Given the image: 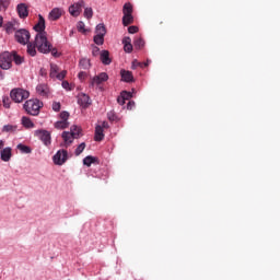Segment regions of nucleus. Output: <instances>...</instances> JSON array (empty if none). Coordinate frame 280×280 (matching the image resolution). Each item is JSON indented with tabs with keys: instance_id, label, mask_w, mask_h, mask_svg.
Instances as JSON below:
<instances>
[{
	"instance_id": "f257e3e1",
	"label": "nucleus",
	"mask_w": 280,
	"mask_h": 280,
	"mask_svg": "<svg viewBox=\"0 0 280 280\" xmlns=\"http://www.w3.org/2000/svg\"><path fill=\"white\" fill-rule=\"evenodd\" d=\"M35 32H37L35 36V45L37 47V51L40 54H47L51 50V44L47 40V32H45V18L43 15H38V22L34 26Z\"/></svg>"
},
{
	"instance_id": "f03ea898",
	"label": "nucleus",
	"mask_w": 280,
	"mask_h": 280,
	"mask_svg": "<svg viewBox=\"0 0 280 280\" xmlns=\"http://www.w3.org/2000/svg\"><path fill=\"white\" fill-rule=\"evenodd\" d=\"M23 107L27 115H33V117H36V115H39L40 108H43V102H39L36 98L28 100L24 103Z\"/></svg>"
},
{
	"instance_id": "7ed1b4c3",
	"label": "nucleus",
	"mask_w": 280,
	"mask_h": 280,
	"mask_svg": "<svg viewBox=\"0 0 280 280\" xmlns=\"http://www.w3.org/2000/svg\"><path fill=\"white\" fill-rule=\"evenodd\" d=\"M10 97L13 102L16 104H21L24 100H27L30 97V92L26 90H23L21 88H15L11 90Z\"/></svg>"
},
{
	"instance_id": "20e7f679",
	"label": "nucleus",
	"mask_w": 280,
	"mask_h": 280,
	"mask_svg": "<svg viewBox=\"0 0 280 280\" xmlns=\"http://www.w3.org/2000/svg\"><path fill=\"white\" fill-rule=\"evenodd\" d=\"M13 57L12 52L4 51L0 55V68L8 71V69H12Z\"/></svg>"
},
{
	"instance_id": "39448f33",
	"label": "nucleus",
	"mask_w": 280,
	"mask_h": 280,
	"mask_svg": "<svg viewBox=\"0 0 280 280\" xmlns=\"http://www.w3.org/2000/svg\"><path fill=\"white\" fill-rule=\"evenodd\" d=\"M30 31L25 28L15 32V40H18L20 45H27V43H30Z\"/></svg>"
},
{
	"instance_id": "423d86ee",
	"label": "nucleus",
	"mask_w": 280,
	"mask_h": 280,
	"mask_svg": "<svg viewBox=\"0 0 280 280\" xmlns=\"http://www.w3.org/2000/svg\"><path fill=\"white\" fill-rule=\"evenodd\" d=\"M50 78H56L57 80H65L67 78V70L60 72V68L56 63H50Z\"/></svg>"
},
{
	"instance_id": "0eeeda50",
	"label": "nucleus",
	"mask_w": 280,
	"mask_h": 280,
	"mask_svg": "<svg viewBox=\"0 0 280 280\" xmlns=\"http://www.w3.org/2000/svg\"><path fill=\"white\" fill-rule=\"evenodd\" d=\"M67 159H69V153L65 149L59 150L52 156V161H54L55 165H65V163H67Z\"/></svg>"
},
{
	"instance_id": "6e6552de",
	"label": "nucleus",
	"mask_w": 280,
	"mask_h": 280,
	"mask_svg": "<svg viewBox=\"0 0 280 280\" xmlns=\"http://www.w3.org/2000/svg\"><path fill=\"white\" fill-rule=\"evenodd\" d=\"M36 136L40 141H43L44 145H51V133L47 130H37L35 131Z\"/></svg>"
},
{
	"instance_id": "1a4fd4ad",
	"label": "nucleus",
	"mask_w": 280,
	"mask_h": 280,
	"mask_svg": "<svg viewBox=\"0 0 280 280\" xmlns=\"http://www.w3.org/2000/svg\"><path fill=\"white\" fill-rule=\"evenodd\" d=\"M82 8H84V1L83 0L72 4L69 8V12H70L71 16H80V13L82 12Z\"/></svg>"
},
{
	"instance_id": "9d476101",
	"label": "nucleus",
	"mask_w": 280,
	"mask_h": 280,
	"mask_svg": "<svg viewBox=\"0 0 280 280\" xmlns=\"http://www.w3.org/2000/svg\"><path fill=\"white\" fill-rule=\"evenodd\" d=\"M16 12H18L20 19H27V16H30V10L27 9L26 3L18 4Z\"/></svg>"
},
{
	"instance_id": "9b49d317",
	"label": "nucleus",
	"mask_w": 280,
	"mask_h": 280,
	"mask_svg": "<svg viewBox=\"0 0 280 280\" xmlns=\"http://www.w3.org/2000/svg\"><path fill=\"white\" fill-rule=\"evenodd\" d=\"M65 11L60 8H54L49 14H48V19L49 21H58V19H60V16H62V13Z\"/></svg>"
},
{
	"instance_id": "f8f14e48",
	"label": "nucleus",
	"mask_w": 280,
	"mask_h": 280,
	"mask_svg": "<svg viewBox=\"0 0 280 280\" xmlns=\"http://www.w3.org/2000/svg\"><path fill=\"white\" fill-rule=\"evenodd\" d=\"M36 92L40 97H47L49 95V86L47 84H38Z\"/></svg>"
},
{
	"instance_id": "ddd939ff",
	"label": "nucleus",
	"mask_w": 280,
	"mask_h": 280,
	"mask_svg": "<svg viewBox=\"0 0 280 280\" xmlns=\"http://www.w3.org/2000/svg\"><path fill=\"white\" fill-rule=\"evenodd\" d=\"M78 103L80 106H82V108H89V106H91V97H89L86 94H81L79 96Z\"/></svg>"
},
{
	"instance_id": "4468645a",
	"label": "nucleus",
	"mask_w": 280,
	"mask_h": 280,
	"mask_svg": "<svg viewBox=\"0 0 280 280\" xmlns=\"http://www.w3.org/2000/svg\"><path fill=\"white\" fill-rule=\"evenodd\" d=\"M61 137L66 143V148H69V145L73 143L74 139H78L73 136V133H70L69 131H63Z\"/></svg>"
},
{
	"instance_id": "2eb2a0df",
	"label": "nucleus",
	"mask_w": 280,
	"mask_h": 280,
	"mask_svg": "<svg viewBox=\"0 0 280 280\" xmlns=\"http://www.w3.org/2000/svg\"><path fill=\"white\" fill-rule=\"evenodd\" d=\"M0 158H1V161H4V163H8V161H10V159H12V149L9 147L4 148L0 152Z\"/></svg>"
},
{
	"instance_id": "dca6fc26",
	"label": "nucleus",
	"mask_w": 280,
	"mask_h": 280,
	"mask_svg": "<svg viewBox=\"0 0 280 280\" xmlns=\"http://www.w3.org/2000/svg\"><path fill=\"white\" fill-rule=\"evenodd\" d=\"M120 75L122 82H135V77L132 75V72L128 70H120Z\"/></svg>"
},
{
	"instance_id": "f3484780",
	"label": "nucleus",
	"mask_w": 280,
	"mask_h": 280,
	"mask_svg": "<svg viewBox=\"0 0 280 280\" xmlns=\"http://www.w3.org/2000/svg\"><path fill=\"white\" fill-rule=\"evenodd\" d=\"M95 141H104V127L97 125L95 127V136H94Z\"/></svg>"
},
{
	"instance_id": "a211bd4d",
	"label": "nucleus",
	"mask_w": 280,
	"mask_h": 280,
	"mask_svg": "<svg viewBox=\"0 0 280 280\" xmlns=\"http://www.w3.org/2000/svg\"><path fill=\"white\" fill-rule=\"evenodd\" d=\"M93 163L100 164V160H97V158H95L93 155H88L83 159V165H86V167H91V165H93Z\"/></svg>"
},
{
	"instance_id": "6ab92c4d",
	"label": "nucleus",
	"mask_w": 280,
	"mask_h": 280,
	"mask_svg": "<svg viewBox=\"0 0 280 280\" xmlns=\"http://www.w3.org/2000/svg\"><path fill=\"white\" fill-rule=\"evenodd\" d=\"M101 61L103 62V65H110V52H108V50H103L101 52Z\"/></svg>"
},
{
	"instance_id": "aec40b11",
	"label": "nucleus",
	"mask_w": 280,
	"mask_h": 280,
	"mask_svg": "<svg viewBox=\"0 0 280 280\" xmlns=\"http://www.w3.org/2000/svg\"><path fill=\"white\" fill-rule=\"evenodd\" d=\"M80 69H83V71H86V69H91V60L88 58H83L79 61Z\"/></svg>"
},
{
	"instance_id": "412c9836",
	"label": "nucleus",
	"mask_w": 280,
	"mask_h": 280,
	"mask_svg": "<svg viewBox=\"0 0 280 280\" xmlns=\"http://www.w3.org/2000/svg\"><path fill=\"white\" fill-rule=\"evenodd\" d=\"M133 22H135V18L132 16V14H124L122 25H125V27H128V25H131V23Z\"/></svg>"
},
{
	"instance_id": "4be33fe9",
	"label": "nucleus",
	"mask_w": 280,
	"mask_h": 280,
	"mask_svg": "<svg viewBox=\"0 0 280 280\" xmlns=\"http://www.w3.org/2000/svg\"><path fill=\"white\" fill-rule=\"evenodd\" d=\"M36 49H38V46H36V42L34 44L28 43L27 44V54L28 56H36Z\"/></svg>"
},
{
	"instance_id": "5701e85b",
	"label": "nucleus",
	"mask_w": 280,
	"mask_h": 280,
	"mask_svg": "<svg viewBox=\"0 0 280 280\" xmlns=\"http://www.w3.org/2000/svg\"><path fill=\"white\" fill-rule=\"evenodd\" d=\"M95 34L98 36H106V26L101 23L95 28Z\"/></svg>"
},
{
	"instance_id": "b1692460",
	"label": "nucleus",
	"mask_w": 280,
	"mask_h": 280,
	"mask_svg": "<svg viewBox=\"0 0 280 280\" xmlns=\"http://www.w3.org/2000/svg\"><path fill=\"white\" fill-rule=\"evenodd\" d=\"M55 128L58 130H65V128H69V122L66 120H59L55 124Z\"/></svg>"
},
{
	"instance_id": "393cba45",
	"label": "nucleus",
	"mask_w": 280,
	"mask_h": 280,
	"mask_svg": "<svg viewBox=\"0 0 280 280\" xmlns=\"http://www.w3.org/2000/svg\"><path fill=\"white\" fill-rule=\"evenodd\" d=\"M133 45L136 47V49H143V47L145 46V40H143V38L138 37L135 42Z\"/></svg>"
},
{
	"instance_id": "a878e982",
	"label": "nucleus",
	"mask_w": 280,
	"mask_h": 280,
	"mask_svg": "<svg viewBox=\"0 0 280 280\" xmlns=\"http://www.w3.org/2000/svg\"><path fill=\"white\" fill-rule=\"evenodd\" d=\"M80 132H82V129L75 125L70 128V135L74 136L77 139L80 137Z\"/></svg>"
},
{
	"instance_id": "bb28decb",
	"label": "nucleus",
	"mask_w": 280,
	"mask_h": 280,
	"mask_svg": "<svg viewBox=\"0 0 280 280\" xmlns=\"http://www.w3.org/2000/svg\"><path fill=\"white\" fill-rule=\"evenodd\" d=\"M18 150H20L22 154H32V149L21 143L18 144Z\"/></svg>"
},
{
	"instance_id": "cd10ccee",
	"label": "nucleus",
	"mask_w": 280,
	"mask_h": 280,
	"mask_svg": "<svg viewBox=\"0 0 280 280\" xmlns=\"http://www.w3.org/2000/svg\"><path fill=\"white\" fill-rule=\"evenodd\" d=\"M22 124L24 128H34V122L28 117H22Z\"/></svg>"
},
{
	"instance_id": "c85d7f7f",
	"label": "nucleus",
	"mask_w": 280,
	"mask_h": 280,
	"mask_svg": "<svg viewBox=\"0 0 280 280\" xmlns=\"http://www.w3.org/2000/svg\"><path fill=\"white\" fill-rule=\"evenodd\" d=\"M122 14H132V4L130 2L124 4Z\"/></svg>"
},
{
	"instance_id": "c756f323",
	"label": "nucleus",
	"mask_w": 280,
	"mask_h": 280,
	"mask_svg": "<svg viewBox=\"0 0 280 280\" xmlns=\"http://www.w3.org/2000/svg\"><path fill=\"white\" fill-rule=\"evenodd\" d=\"M11 54L15 65H23V57L19 56L16 51H12Z\"/></svg>"
},
{
	"instance_id": "7c9ffc66",
	"label": "nucleus",
	"mask_w": 280,
	"mask_h": 280,
	"mask_svg": "<svg viewBox=\"0 0 280 280\" xmlns=\"http://www.w3.org/2000/svg\"><path fill=\"white\" fill-rule=\"evenodd\" d=\"M10 8V0H0V10L5 12Z\"/></svg>"
},
{
	"instance_id": "2f4dec72",
	"label": "nucleus",
	"mask_w": 280,
	"mask_h": 280,
	"mask_svg": "<svg viewBox=\"0 0 280 280\" xmlns=\"http://www.w3.org/2000/svg\"><path fill=\"white\" fill-rule=\"evenodd\" d=\"M86 148V143L82 142L77 149H75V156H80L82 152H84Z\"/></svg>"
},
{
	"instance_id": "473e14b6",
	"label": "nucleus",
	"mask_w": 280,
	"mask_h": 280,
	"mask_svg": "<svg viewBox=\"0 0 280 280\" xmlns=\"http://www.w3.org/2000/svg\"><path fill=\"white\" fill-rule=\"evenodd\" d=\"M77 28H78V32H80L81 34H86V28H85L84 22H82V21L78 22Z\"/></svg>"
},
{
	"instance_id": "72a5a7b5",
	"label": "nucleus",
	"mask_w": 280,
	"mask_h": 280,
	"mask_svg": "<svg viewBox=\"0 0 280 280\" xmlns=\"http://www.w3.org/2000/svg\"><path fill=\"white\" fill-rule=\"evenodd\" d=\"M16 130V126L13 125H4L2 128V132H14Z\"/></svg>"
},
{
	"instance_id": "f704fd0d",
	"label": "nucleus",
	"mask_w": 280,
	"mask_h": 280,
	"mask_svg": "<svg viewBox=\"0 0 280 280\" xmlns=\"http://www.w3.org/2000/svg\"><path fill=\"white\" fill-rule=\"evenodd\" d=\"M95 45H104V36L103 35H95L94 36Z\"/></svg>"
},
{
	"instance_id": "c9c22d12",
	"label": "nucleus",
	"mask_w": 280,
	"mask_h": 280,
	"mask_svg": "<svg viewBox=\"0 0 280 280\" xmlns=\"http://www.w3.org/2000/svg\"><path fill=\"white\" fill-rule=\"evenodd\" d=\"M84 16H85V19H93V9L92 8H85L84 9Z\"/></svg>"
},
{
	"instance_id": "e433bc0d",
	"label": "nucleus",
	"mask_w": 280,
	"mask_h": 280,
	"mask_svg": "<svg viewBox=\"0 0 280 280\" xmlns=\"http://www.w3.org/2000/svg\"><path fill=\"white\" fill-rule=\"evenodd\" d=\"M120 96H122L125 98V101L131 100L132 98V93L128 92V91H122L120 93Z\"/></svg>"
},
{
	"instance_id": "4c0bfd02",
	"label": "nucleus",
	"mask_w": 280,
	"mask_h": 280,
	"mask_svg": "<svg viewBox=\"0 0 280 280\" xmlns=\"http://www.w3.org/2000/svg\"><path fill=\"white\" fill-rule=\"evenodd\" d=\"M2 104H3L4 108H10V104H11L10 97L3 96Z\"/></svg>"
},
{
	"instance_id": "58836bf2",
	"label": "nucleus",
	"mask_w": 280,
	"mask_h": 280,
	"mask_svg": "<svg viewBox=\"0 0 280 280\" xmlns=\"http://www.w3.org/2000/svg\"><path fill=\"white\" fill-rule=\"evenodd\" d=\"M95 84H102V80L100 79L98 75H95L92 81H91V85L95 86Z\"/></svg>"
},
{
	"instance_id": "ea45409f",
	"label": "nucleus",
	"mask_w": 280,
	"mask_h": 280,
	"mask_svg": "<svg viewBox=\"0 0 280 280\" xmlns=\"http://www.w3.org/2000/svg\"><path fill=\"white\" fill-rule=\"evenodd\" d=\"M60 108H61L60 102L52 103V110H55V113H60Z\"/></svg>"
},
{
	"instance_id": "a19ab883",
	"label": "nucleus",
	"mask_w": 280,
	"mask_h": 280,
	"mask_svg": "<svg viewBox=\"0 0 280 280\" xmlns=\"http://www.w3.org/2000/svg\"><path fill=\"white\" fill-rule=\"evenodd\" d=\"M97 77L101 80V82H106L108 80V74L106 72H102Z\"/></svg>"
},
{
	"instance_id": "79ce46f5",
	"label": "nucleus",
	"mask_w": 280,
	"mask_h": 280,
	"mask_svg": "<svg viewBox=\"0 0 280 280\" xmlns=\"http://www.w3.org/2000/svg\"><path fill=\"white\" fill-rule=\"evenodd\" d=\"M124 50L126 51V54H132V44L124 45Z\"/></svg>"
},
{
	"instance_id": "37998d69",
	"label": "nucleus",
	"mask_w": 280,
	"mask_h": 280,
	"mask_svg": "<svg viewBox=\"0 0 280 280\" xmlns=\"http://www.w3.org/2000/svg\"><path fill=\"white\" fill-rule=\"evenodd\" d=\"M60 119L61 121H67V119H69V112H61Z\"/></svg>"
},
{
	"instance_id": "c03bdc74",
	"label": "nucleus",
	"mask_w": 280,
	"mask_h": 280,
	"mask_svg": "<svg viewBox=\"0 0 280 280\" xmlns=\"http://www.w3.org/2000/svg\"><path fill=\"white\" fill-rule=\"evenodd\" d=\"M128 32H129V34H137V32H139V27H137V26H129L128 27Z\"/></svg>"
},
{
	"instance_id": "a18cd8bd",
	"label": "nucleus",
	"mask_w": 280,
	"mask_h": 280,
	"mask_svg": "<svg viewBox=\"0 0 280 280\" xmlns=\"http://www.w3.org/2000/svg\"><path fill=\"white\" fill-rule=\"evenodd\" d=\"M49 52H51V56H54L55 58H58V56H60L56 48H51V44H50V50L48 51V54Z\"/></svg>"
},
{
	"instance_id": "49530a36",
	"label": "nucleus",
	"mask_w": 280,
	"mask_h": 280,
	"mask_svg": "<svg viewBox=\"0 0 280 280\" xmlns=\"http://www.w3.org/2000/svg\"><path fill=\"white\" fill-rule=\"evenodd\" d=\"M117 103L120 105V106H124V104H126V98H124L121 96V94L117 97Z\"/></svg>"
},
{
	"instance_id": "de8ad7c7",
	"label": "nucleus",
	"mask_w": 280,
	"mask_h": 280,
	"mask_svg": "<svg viewBox=\"0 0 280 280\" xmlns=\"http://www.w3.org/2000/svg\"><path fill=\"white\" fill-rule=\"evenodd\" d=\"M122 45H132V39L130 37H125L122 39Z\"/></svg>"
},
{
	"instance_id": "09e8293b",
	"label": "nucleus",
	"mask_w": 280,
	"mask_h": 280,
	"mask_svg": "<svg viewBox=\"0 0 280 280\" xmlns=\"http://www.w3.org/2000/svg\"><path fill=\"white\" fill-rule=\"evenodd\" d=\"M78 78L79 80H86V72L85 71L79 72Z\"/></svg>"
},
{
	"instance_id": "8fccbe9b",
	"label": "nucleus",
	"mask_w": 280,
	"mask_h": 280,
	"mask_svg": "<svg viewBox=\"0 0 280 280\" xmlns=\"http://www.w3.org/2000/svg\"><path fill=\"white\" fill-rule=\"evenodd\" d=\"M62 88L66 89L67 91H70L71 88H69V81H62Z\"/></svg>"
},
{
	"instance_id": "3c124183",
	"label": "nucleus",
	"mask_w": 280,
	"mask_h": 280,
	"mask_svg": "<svg viewBox=\"0 0 280 280\" xmlns=\"http://www.w3.org/2000/svg\"><path fill=\"white\" fill-rule=\"evenodd\" d=\"M92 56H100V48L94 47L92 50Z\"/></svg>"
},
{
	"instance_id": "603ef678",
	"label": "nucleus",
	"mask_w": 280,
	"mask_h": 280,
	"mask_svg": "<svg viewBox=\"0 0 280 280\" xmlns=\"http://www.w3.org/2000/svg\"><path fill=\"white\" fill-rule=\"evenodd\" d=\"M135 106V102L133 101H129L127 104V109L128 110H132V107Z\"/></svg>"
},
{
	"instance_id": "864d4df0",
	"label": "nucleus",
	"mask_w": 280,
	"mask_h": 280,
	"mask_svg": "<svg viewBox=\"0 0 280 280\" xmlns=\"http://www.w3.org/2000/svg\"><path fill=\"white\" fill-rule=\"evenodd\" d=\"M109 121H115L117 119V116L115 114H108Z\"/></svg>"
},
{
	"instance_id": "5fc2aeb1",
	"label": "nucleus",
	"mask_w": 280,
	"mask_h": 280,
	"mask_svg": "<svg viewBox=\"0 0 280 280\" xmlns=\"http://www.w3.org/2000/svg\"><path fill=\"white\" fill-rule=\"evenodd\" d=\"M101 128H108V122L103 121V124H102Z\"/></svg>"
},
{
	"instance_id": "6e6d98bb",
	"label": "nucleus",
	"mask_w": 280,
	"mask_h": 280,
	"mask_svg": "<svg viewBox=\"0 0 280 280\" xmlns=\"http://www.w3.org/2000/svg\"><path fill=\"white\" fill-rule=\"evenodd\" d=\"M5 145V142L3 140H0V150Z\"/></svg>"
},
{
	"instance_id": "4d7b16f0",
	"label": "nucleus",
	"mask_w": 280,
	"mask_h": 280,
	"mask_svg": "<svg viewBox=\"0 0 280 280\" xmlns=\"http://www.w3.org/2000/svg\"><path fill=\"white\" fill-rule=\"evenodd\" d=\"M3 26V16H0V27Z\"/></svg>"
},
{
	"instance_id": "13d9d810",
	"label": "nucleus",
	"mask_w": 280,
	"mask_h": 280,
	"mask_svg": "<svg viewBox=\"0 0 280 280\" xmlns=\"http://www.w3.org/2000/svg\"><path fill=\"white\" fill-rule=\"evenodd\" d=\"M138 66L143 67V65H141V63H138Z\"/></svg>"
},
{
	"instance_id": "bf43d9fd",
	"label": "nucleus",
	"mask_w": 280,
	"mask_h": 280,
	"mask_svg": "<svg viewBox=\"0 0 280 280\" xmlns=\"http://www.w3.org/2000/svg\"><path fill=\"white\" fill-rule=\"evenodd\" d=\"M143 67H148V63H144Z\"/></svg>"
}]
</instances>
